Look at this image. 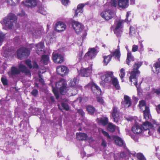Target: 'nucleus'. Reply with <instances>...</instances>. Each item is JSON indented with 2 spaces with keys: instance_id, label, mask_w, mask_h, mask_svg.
Wrapping results in <instances>:
<instances>
[{
  "instance_id": "nucleus-1",
  "label": "nucleus",
  "mask_w": 160,
  "mask_h": 160,
  "mask_svg": "<svg viewBox=\"0 0 160 160\" xmlns=\"http://www.w3.org/2000/svg\"><path fill=\"white\" fill-rule=\"evenodd\" d=\"M101 78L102 81L100 84L103 86H104L107 84L112 82L117 89H118L120 88L118 80L114 77L112 72H108L102 76Z\"/></svg>"
},
{
  "instance_id": "nucleus-2",
  "label": "nucleus",
  "mask_w": 160,
  "mask_h": 160,
  "mask_svg": "<svg viewBox=\"0 0 160 160\" xmlns=\"http://www.w3.org/2000/svg\"><path fill=\"white\" fill-rule=\"evenodd\" d=\"M66 83L64 79H62L56 84V88L52 87V91L56 96V98L58 99L59 97L58 90L60 93L62 94H64L67 91L66 87Z\"/></svg>"
},
{
  "instance_id": "nucleus-3",
  "label": "nucleus",
  "mask_w": 160,
  "mask_h": 160,
  "mask_svg": "<svg viewBox=\"0 0 160 160\" xmlns=\"http://www.w3.org/2000/svg\"><path fill=\"white\" fill-rule=\"evenodd\" d=\"M142 64V62L140 61H137L135 62L133 66V70L131 72L129 77L130 81L131 84H132V82H133V84L136 87L137 86V81L136 76L137 74L140 73V72L138 69L141 66Z\"/></svg>"
},
{
  "instance_id": "nucleus-4",
  "label": "nucleus",
  "mask_w": 160,
  "mask_h": 160,
  "mask_svg": "<svg viewBox=\"0 0 160 160\" xmlns=\"http://www.w3.org/2000/svg\"><path fill=\"white\" fill-rule=\"evenodd\" d=\"M17 22V19L15 15L12 13L9 14L3 20L4 24L9 29L12 28L14 26L18 27Z\"/></svg>"
},
{
  "instance_id": "nucleus-5",
  "label": "nucleus",
  "mask_w": 160,
  "mask_h": 160,
  "mask_svg": "<svg viewBox=\"0 0 160 160\" xmlns=\"http://www.w3.org/2000/svg\"><path fill=\"white\" fill-rule=\"evenodd\" d=\"M78 81V79L75 78L71 80L69 83V85L71 87L69 89L67 90V91L69 92L70 91V92L72 90V92H71V94L72 95H75L77 94L78 88L81 89V86L77 85Z\"/></svg>"
},
{
  "instance_id": "nucleus-6",
  "label": "nucleus",
  "mask_w": 160,
  "mask_h": 160,
  "mask_svg": "<svg viewBox=\"0 0 160 160\" xmlns=\"http://www.w3.org/2000/svg\"><path fill=\"white\" fill-rule=\"evenodd\" d=\"M139 106L141 109L144 112V118L146 120L151 119L152 117L150 114L149 108L145 105V102L144 101H140Z\"/></svg>"
},
{
  "instance_id": "nucleus-7",
  "label": "nucleus",
  "mask_w": 160,
  "mask_h": 160,
  "mask_svg": "<svg viewBox=\"0 0 160 160\" xmlns=\"http://www.w3.org/2000/svg\"><path fill=\"white\" fill-rule=\"evenodd\" d=\"M111 54L109 55L103 56V62L105 65H107L110 62L112 56H115V58L116 59H119L120 57L119 49H117L114 52H111Z\"/></svg>"
},
{
  "instance_id": "nucleus-8",
  "label": "nucleus",
  "mask_w": 160,
  "mask_h": 160,
  "mask_svg": "<svg viewBox=\"0 0 160 160\" xmlns=\"http://www.w3.org/2000/svg\"><path fill=\"white\" fill-rule=\"evenodd\" d=\"M100 15L106 20H108L113 17L114 13V12L111 10L106 9L102 12Z\"/></svg>"
},
{
  "instance_id": "nucleus-9",
  "label": "nucleus",
  "mask_w": 160,
  "mask_h": 160,
  "mask_svg": "<svg viewBox=\"0 0 160 160\" xmlns=\"http://www.w3.org/2000/svg\"><path fill=\"white\" fill-rule=\"evenodd\" d=\"M98 52L97 49L95 48H90L88 52L85 54L84 58L86 60L92 59L95 57Z\"/></svg>"
},
{
  "instance_id": "nucleus-10",
  "label": "nucleus",
  "mask_w": 160,
  "mask_h": 160,
  "mask_svg": "<svg viewBox=\"0 0 160 160\" xmlns=\"http://www.w3.org/2000/svg\"><path fill=\"white\" fill-rule=\"evenodd\" d=\"M17 56L20 59H22L24 57L28 56L30 53L29 50L24 48H21L18 49L17 51Z\"/></svg>"
},
{
  "instance_id": "nucleus-11",
  "label": "nucleus",
  "mask_w": 160,
  "mask_h": 160,
  "mask_svg": "<svg viewBox=\"0 0 160 160\" xmlns=\"http://www.w3.org/2000/svg\"><path fill=\"white\" fill-rule=\"evenodd\" d=\"M42 28H35L33 27L30 28L28 30L29 34L32 35L33 37L37 38L40 36L42 33Z\"/></svg>"
},
{
  "instance_id": "nucleus-12",
  "label": "nucleus",
  "mask_w": 160,
  "mask_h": 160,
  "mask_svg": "<svg viewBox=\"0 0 160 160\" xmlns=\"http://www.w3.org/2000/svg\"><path fill=\"white\" fill-rule=\"evenodd\" d=\"M142 128L143 132H148V133L149 135L152 134V132L150 130V129H152L153 127V126L151 122L148 121H146L143 122L142 125H141Z\"/></svg>"
},
{
  "instance_id": "nucleus-13",
  "label": "nucleus",
  "mask_w": 160,
  "mask_h": 160,
  "mask_svg": "<svg viewBox=\"0 0 160 160\" xmlns=\"http://www.w3.org/2000/svg\"><path fill=\"white\" fill-rule=\"evenodd\" d=\"M90 87L92 89L93 93L95 94L99 95L101 94V91L100 88L95 83L92 82L86 86L85 87Z\"/></svg>"
},
{
  "instance_id": "nucleus-14",
  "label": "nucleus",
  "mask_w": 160,
  "mask_h": 160,
  "mask_svg": "<svg viewBox=\"0 0 160 160\" xmlns=\"http://www.w3.org/2000/svg\"><path fill=\"white\" fill-rule=\"evenodd\" d=\"M72 25L73 29L77 34L80 33L83 29V25L78 22L73 21Z\"/></svg>"
},
{
  "instance_id": "nucleus-15",
  "label": "nucleus",
  "mask_w": 160,
  "mask_h": 160,
  "mask_svg": "<svg viewBox=\"0 0 160 160\" xmlns=\"http://www.w3.org/2000/svg\"><path fill=\"white\" fill-rule=\"evenodd\" d=\"M123 21H119L116 23L114 32L118 37H120L122 32Z\"/></svg>"
},
{
  "instance_id": "nucleus-16",
  "label": "nucleus",
  "mask_w": 160,
  "mask_h": 160,
  "mask_svg": "<svg viewBox=\"0 0 160 160\" xmlns=\"http://www.w3.org/2000/svg\"><path fill=\"white\" fill-rule=\"evenodd\" d=\"M52 56V58L54 62L61 63L63 62L64 58L61 54L55 52L53 53Z\"/></svg>"
},
{
  "instance_id": "nucleus-17",
  "label": "nucleus",
  "mask_w": 160,
  "mask_h": 160,
  "mask_svg": "<svg viewBox=\"0 0 160 160\" xmlns=\"http://www.w3.org/2000/svg\"><path fill=\"white\" fill-rule=\"evenodd\" d=\"M57 72L58 74L63 76L67 74L69 72L68 68L64 66H60L57 68Z\"/></svg>"
},
{
  "instance_id": "nucleus-18",
  "label": "nucleus",
  "mask_w": 160,
  "mask_h": 160,
  "mask_svg": "<svg viewBox=\"0 0 160 160\" xmlns=\"http://www.w3.org/2000/svg\"><path fill=\"white\" fill-rule=\"evenodd\" d=\"M44 44L43 42H40L37 44L35 46L36 52L38 55L43 53L44 51Z\"/></svg>"
},
{
  "instance_id": "nucleus-19",
  "label": "nucleus",
  "mask_w": 160,
  "mask_h": 160,
  "mask_svg": "<svg viewBox=\"0 0 160 160\" xmlns=\"http://www.w3.org/2000/svg\"><path fill=\"white\" fill-rule=\"evenodd\" d=\"M92 68L89 67L87 68L81 69L80 75L82 77H88L89 76L92 71Z\"/></svg>"
},
{
  "instance_id": "nucleus-20",
  "label": "nucleus",
  "mask_w": 160,
  "mask_h": 160,
  "mask_svg": "<svg viewBox=\"0 0 160 160\" xmlns=\"http://www.w3.org/2000/svg\"><path fill=\"white\" fill-rule=\"evenodd\" d=\"M38 2V0H26L23 2L22 3L28 8H33L37 5Z\"/></svg>"
},
{
  "instance_id": "nucleus-21",
  "label": "nucleus",
  "mask_w": 160,
  "mask_h": 160,
  "mask_svg": "<svg viewBox=\"0 0 160 160\" xmlns=\"http://www.w3.org/2000/svg\"><path fill=\"white\" fill-rule=\"evenodd\" d=\"M132 132L135 134H139L143 132L141 125L135 123L132 128Z\"/></svg>"
},
{
  "instance_id": "nucleus-22",
  "label": "nucleus",
  "mask_w": 160,
  "mask_h": 160,
  "mask_svg": "<svg viewBox=\"0 0 160 160\" xmlns=\"http://www.w3.org/2000/svg\"><path fill=\"white\" fill-rule=\"evenodd\" d=\"M66 28V25L63 22H59L56 23L55 30L58 32H61L64 31Z\"/></svg>"
},
{
  "instance_id": "nucleus-23",
  "label": "nucleus",
  "mask_w": 160,
  "mask_h": 160,
  "mask_svg": "<svg viewBox=\"0 0 160 160\" xmlns=\"http://www.w3.org/2000/svg\"><path fill=\"white\" fill-rule=\"evenodd\" d=\"M129 5V0H118V6L119 8H125Z\"/></svg>"
},
{
  "instance_id": "nucleus-24",
  "label": "nucleus",
  "mask_w": 160,
  "mask_h": 160,
  "mask_svg": "<svg viewBox=\"0 0 160 160\" xmlns=\"http://www.w3.org/2000/svg\"><path fill=\"white\" fill-rule=\"evenodd\" d=\"M113 139L116 145L120 147L123 146L124 144L123 141L120 137L116 136H114L113 137Z\"/></svg>"
},
{
  "instance_id": "nucleus-25",
  "label": "nucleus",
  "mask_w": 160,
  "mask_h": 160,
  "mask_svg": "<svg viewBox=\"0 0 160 160\" xmlns=\"http://www.w3.org/2000/svg\"><path fill=\"white\" fill-rule=\"evenodd\" d=\"M124 98V101L122 102V103L126 107L130 106L132 103L130 98L127 95H125Z\"/></svg>"
},
{
  "instance_id": "nucleus-26",
  "label": "nucleus",
  "mask_w": 160,
  "mask_h": 160,
  "mask_svg": "<svg viewBox=\"0 0 160 160\" xmlns=\"http://www.w3.org/2000/svg\"><path fill=\"white\" fill-rule=\"evenodd\" d=\"M88 135L87 134L84 133L77 132L76 133L77 139L79 140L84 141L87 139Z\"/></svg>"
},
{
  "instance_id": "nucleus-27",
  "label": "nucleus",
  "mask_w": 160,
  "mask_h": 160,
  "mask_svg": "<svg viewBox=\"0 0 160 160\" xmlns=\"http://www.w3.org/2000/svg\"><path fill=\"white\" fill-rule=\"evenodd\" d=\"M112 118L114 120H117L121 119L119 116V112H118L117 108L116 107L113 108V112L112 114Z\"/></svg>"
},
{
  "instance_id": "nucleus-28",
  "label": "nucleus",
  "mask_w": 160,
  "mask_h": 160,
  "mask_svg": "<svg viewBox=\"0 0 160 160\" xmlns=\"http://www.w3.org/2000/svg\"><path fill=\"white\" fill-rule=\"evenodd\" d=\"M20 72L19 69L15 67H12L11 68V71L8 72V74L10 77L18 74Z\"/></svg>"
},
{
  "instance_id": "nucleus-29",
  "label": "nucleus",
  "mask_w": 160,
  "mask_h": 160,
  "mask_svg": "<svg viewBox=\"0 0 160 160\" xmlns=\"http://www.w3.org/2000/svg\"><path fill=\"white\" fill-rule=\"evenodd\" d=\"M25 62L27 65L30 69L32 67L35 68H38V65L37 63L34 61L32 62L31 63V61L29 60H27Z\"/></svg>"
},
{
  "instance_id": "nucleus-30",
  "label": "nucleus",
  "mask_w": 160,
  "mask_h": 160,
  "mask_svg": "<svg viewBox=\"0 0 160 160\" xmlns=\"http://www.w3.org/2000/svg\"><path fill=\"white\" fill-rule=\"evenodd\" d=\"M20 69L23 72L25 73L26 74L30 76L31 74L30 71L28 70L26 67L22 64H20L19 66Z\"/></svg>"
},
{
  "instance_id": "nucleus-31",
  "label": "nucleus",
  "mask_w": 160,
  "mask_h": 160,
  "mask_svg": "<svg viewBox=\"0 0 160 160\" xmlns=\"http://www.w3.org/2000/svg\"><path fill=\"white\" fill-rule=\"evenodd\" d=\"M84 6V4H80L78 6L77 9L75 12V16H77L78 13L80 12L81 13L83 12L82 8Z\"/></svg>"
},
{
  "instance_id": "nucleus-32",
  "label": "nucleus",
  "mask_w": 160,
  "mask_h": 160,
  "mask_svg": "<svg viewBox=\"0 0 160 160\" xmlns=\"http://www.w3.org/2000/svg\"><path fill=\"white\" fill-rule=\"evenodd\" d=\"M134 60V57L132 56L131 52H128L127 54V58L126 59L127 63L129 65L130 62L133 61Z\"/></svg>"
},
{
  "instance_id": "nucleus-33",
  "label": "nucleus",
  "mask_w": 160,
  "mask_h": 160,
  "mask_svg": "<svg viewBox=\"0 0 160 160\" xmlns=\"http://www.w3.org/2000/svg\"><path fill=\"white\" fill-rule=\"evenodd\" d=\"M154 67L155 68L154 71L153 70L154 73L158 74L159 72L160 69V61L158 62H156L154 65Z\"/></svg>"
},
{
  "instance_id": "nucleus-34",
  "label": "nucleus",
  "mask_w": 160,
  "mask_h": 160,
  "mask_svg": "<svg viewBox=\"0 0 160 160\" xmlns=\"http://www.w3.org/2000/svg\"><path fill=\"white\" fill-rule=\"evenodd\" d=\"M49 60V57L48 55H43L41 60V62L45 64H47Z\"/></svg>"
},
{
  "instance_id": "nucleus-35",
  "label": "nucleus",
  "mask_w": 160,
  "mask_h": 160,
  "mask_svg": "<svg viewBox=\"0 0 160 160\" xmlns=\"http://www.w3.org/2000/svg\"><path fill=\"white\" fill-rule=\"evenodd\" d=\"M6 2L11 6H15L19 2V0H5Z\"/></svg>"
},
{
  "instance_id": "nucleus-36",
  "label": "nucleus",
  "mask_w": 160,
  "mask_h": 160,
  "mask_svg": "<svg viewBox=\"0 0 160 160\" xmlns=\"http://www.w3.org/2000/svg\"><path fill=\"white\" fill-rule=\"evenodd\" d=\"M136 28L131 26L130 28L129 34L131 37H135L136 35Z\"/></svg>"
},
{
  "instance_id": "nucleus-37",
  "label": "nucleus",
  "mask_w": 160,
  "mask_h": 160,
  "mask_svg": "<svg viewBox=\"0 0 160 160\" xmlns=\"http://www.w3.org/2000/svg\"><path fill=\"white\" fill-rule=\"evenodd\" d=\"M62 107L61 108L59 105H58V108L62 110V108L64 109H65L66 111H68L69 109V107H68V105L65 103H62L61 104Z\"/></svg>"
},
{
  "instance_id": "nucleus-38",
  "label": "nucleus",
  "mask_w": 160,
  "mask_h": 160,
  "mask_svg": "<svg viewBox=\"0 0 160 160\" xmlns=\"http://www.w3.org/2000/svg\"><path fill=\"white\" fill-rule=\"evenodd\" d=\"M87 110L88 113L91 114H93L95 111L94 108L91 106H88L87 107Z\"/></svg>"
},
{
  "instance_id": "nucleus-39",
  "label": "nucleus",
  "mask_w": 160,
  "mask_h": 160,
  "mask_svg": "<svg viewBox=\"0 0 160 160\" xmlns=\"http://www.w3.org/2000/svg\"><path fill=\"white\" fill-rule=\"evenodd\" d=\"M38 12L41 14L44 15H46L47 13L46 10L44 9L43 7H41L39 8Z\"/></svg>"
},
{
  "instance_id": "nucleus-40",
  "label": "nucleus",
  "mask_w": 160,
  "mask_h": 160,
  "mask_svg": "<svg viewBox=\"0 0 160 160\" xmlns=\"http://www.w3.org/2000/svg\"><path fill=\"white\" fill-rule=\"evenodd\" d=\"M108 129L111 132H113L115 131V128L114 126L111 123H109L108 125Z\"/></svg>"
},
{
  "instance_id": "nucleus-41",
  "label": "nucleus",
  "mask_w": 160,
  "mask_h": 160,
  "mask_svg": "<svg viewBox=\"0 0 160 160\" xmlns=\"http://www.w3.org/2000/svg\"><path fill=\"white\" fill-rule=\"evenodd\" d=\"M125 74V69L123 68H121L120 70V77L122 80L124 77Z\"/></svg>"
},
{
  "instance_id": "nucleus-42",
  "label": "nucleus",
  "mask_w": 160,
  "mask_h": 160,
  "mask_svg": "<svg viewBox=\"0 0 160 160\" xmlns=\"http://www.w3.org/2000/svg\"><path fill=\"white\" fill-rule=\"evenodd\" d=\"M78 112L81 115L80 119L81 120H83L85 119L84 117V113L82 109H79L78 110Z\"/></svg>"
},
{
  "instance_id": "nucleus-43",
  "label": "nucleus",
  "mask_w": 160,
  "mask_h": 160,
  "mask_svg": "<svg viewBox=\"0 0 160 160\" xmlns=\"http://www.w3.org/2000/svg\"><path fill=\"white\" fill-rule=\"evenodd\" d=\"M137 157L139 160H146L144 155L142 153H138L137 155Z\"/></svg>"
},
{
  "instance_id": "nucleus-44",
  "label": "nucleus",
  "mask_w": 160,
  "mask_h": 160,
  "mask_svg": "<svg viewBox=\"0 0 160 160\" xmlns=\"http://www.w3.org/2000/svg\"><path fill=\"white\" fill-rule=\"evenodd\" d=\"M5 37V34L0 32V43H2Z\"/></svg>"
},
{
  "instance_id": "nucleus-45",
  "label": "nucleus",
  "mask_w": 160,
  "mask_h": 160,
  "mask_svg": "<svg viewBox=\"0 0 160 160\" xmlns=\"http://www.w3.org/2000/svg\"><path fill=\"white\" fill-rule=\"evenodd\" d=\"M102 132L103 135L106 137L108 138L109 139H111V137L109 135L108 133L107 132L104 131L103 129L102 130Z\"/></svg>"
},
{
  "instance_id": "nucleus-46",
  "label": "nucleus",
  "mask_w": 160,
  "mask_h": 160,
  "mask_svg": "<svg viewBox=\"0 0 160 160\" xmlns=\"http://www.w3.org/2000/svg\"><path fill=\"white\" fill-rule=\"evenodd\" d=\"M1 81L3 84L4 85L8 84L7 80L6 78L4 77H2L1 78Z\"/></svg>"
},
{
  "instance_id": "nucleus-47",
  "label": "nucleus",
  "mask_w": 160,
  "mask_h": 160,
  "mask_svg": "<svg viewBox=\"0 0 160 160\" xmlns=\"http://www.w3.org/2000/svg\"><path fill=\"white\" fill-rule=\"evenodd\" d=\"M111 5L112 7H116L117 5V2L116 0H111Z\"/></svg>"
},
{
  "instance_id": "nucleus-48",
  "label": "nucleus",
  "mask_w": 160,
  "mask_h": 160,
  "mask_svg": "<svg viewBox=\"0 0 160 160\" xmlns=\"http://www.w3.org/2000/svg\"><path fill=\"white\" fill-rule=\"evenodd\" d=\"M138 48V45H134L132 46V51L133 52H135L137 51Z\"/></svg>"
},
{
  "instance_id": "nucleus-49",
  "label": "nucleus",
  "mask_w": 160,
  "mask_h": 160,
  "mask_svg": "<svg viewBox=\"0 0 160 160\" xmlns=\"http://www.w3.org/2000/svg\"><path fill=\"white\" fill-rule=\"evenodd\" d=\"M138 119L136 117H130L128 118H126L127 120H136Z\"/></svg>"
},
{
  "instance_id": "nucleus-50",
  "label": "nucleus",
  "mask_w": 160,
  "mask_h": 160,
  "mask_svg": "<svg viewBox=\"0 0 160 160\" xmlns=\"http://www.w3.org/2000/svg\"><path fill=\"white\" fill-rule=\"evenodd\" d=\"M99 121L104 126L107 125L108 123V121Z\"/></svg>"
},
{
  "instance_id": "nucleus-51",
  "label": "nucleus",
  "mask_w": 160,
  "mask_h": 160,
  "mask_svg": "<svg viewBox=\"0 0 160 160\" xmlns=\"http://www.w3.org/2000/svg\"><path fill=\"white\" fill-rule=\"evenodd\" d=\"M97 100L98 102L102 104L103 102V99L100 97H98L97 98Z\"/></svg>"
},
{
  "instance_id": "nucleus-52",
  "label": "nucleus",
  "mask_w": 160,
  "mask_h": 160,
  "mask_svg": "<svg viewBox=\"0 0 160 160\" xmlns=\"http://www.w3.org/2000/svg\"><path fill=\"white\" fill-rule=\"evenodd\" d=\"M154 92L156 93L157 95H160V89H154L153 90Z\"/></svg>"
},
{
  "instance_id": "nucleus-53",
  "label": "nucleus",
  "mask_w": 160,
  "mask_h": 160,
  "mask_svg": "<svg viewBox=\"0 0 160 160\" xmlns=\"http://www.w3.org/2000/svg\"><path fill=\"white\" fill-rule=\"evenodd\" d=\"M38 91L36 89H34L32 92V94L34 96H36L38 93Z\"/></svg>"
},
{
  "instance_id": "nucleus-54",
  "label": "nucleus",
  "mask_w": 160,
  "mask_h": 160,
  "mask_svg": "<svg viewBox=\"0 0 160 160\" xmlns=\"http://www.w3.org/2000/svg\"><path fill=\"white\" fill-rule=\"evenodd\" d=\"M101 145L104 148H106V147L107 146V143L103 139L102 140V142L101 143Z\"/></svg>"
},
{
  "instance_id": "nucleus-55",
  "label": "nucleus",
  "mask_w": 160,
  "mask_h": 160,
  "mask_svg": "<svg viewBox=\"0 0 160 160\" xmlns=\"http://www.w3.org/2000/svg\"><path fill=\"white\" fill-rule=\"evenodd\" d=\"M63 5H66L69 2V0H61Z\"/></svg>"
},
{
  "instance_id": "nucleus-56",
  "label": "nucleus",
  "mask_w": 160,
  "mask_h": 160,
  "mask_svg": "<svg viewBox=\"0 0 160 160\" xmlns=\"http://www.w3.org/2000/svg\"><path fill=\"white\" fill-rule=\"evenodd\" d=\"M156 109L158 113H160V104L156 106Z\"/></svg>"
},
{
  "instance_id": "nucleus-57",
  "label": "nucleus",
  "mask_w": 160,
  "mask_h": 160,
  "mask_svg": "<svg viewBox=\"0 0 160 160\" xmlns=\"http://www.w3.org/2000/svg\"><path fill=\"white\" fill-rule=\"evenodd\" d=\"M132 138L135 142L138 141V138L137 136H133L132 137Z\"/></svg>"
},
{
  "instance_id": "nucleus-58",
  "label": "nucleus",
  "mask_w": 160,
  "mask_h": 160,
  "mask_svg": "<svg viewBox=\"0 0 160 160\" xmlns=\"http://www.w3.org/2000/svg\"><path fill=\"white\" fill-rule=\"evenodd\" d=\"M130 14V12H127V15L126 16V20H127V21H129L128 20V18L129 16V15Z\"/></svg>"
},
{
  "instance_id": "nucleus-59",
  "label": "nucleus",
  "mask_w": 160,
  "mask_h": 160,
  "mask_svg": "<svg viewBox=\"0 0 160 160\" xmlns=\"http://www.w3.org/2000/svg\"><path fill=\"white\" fill-rule=\"evenodd\" d=\"M50 102H53L54 101V98L52 96H51L50 98Z\"/></svg>"
},
{
  "instance_id": "nucleus-60",
  "label": "nucleus",
  "mask_w": 160,
  "mask_h": 160,
  "mask_svg": "<svg viewBox=\"0 0 160 160\" xmlns=\"http://www.w3.org/2000/svg\"><path fill=\"white\" fill-rule=\"evenodd\" d=\"M99 120H108V118L105 117H103L102 118H101Z\"/></svg>"
},
{
  "instance_id": "nucleus-61",
  "label": "nucleus",
  "mask_w": 160,
  "mask_h": 160,
  "mask_svg": "<svg viewBox=\"0 0 160 160\" xmlns=\"http://www.w3.org/2000/svg\"><path fill=\"white\" fill-rule=\"evenodd\" d=\"M87 35V33L86 32H84V33L83 35V36L82 38H83L84 37H85Z\"/></svg>"
},
{
  "instance_id": "nucleus-62",
  "label": "nucleus",
  "mask_w": 160,
  "mask_h": 160,
  "mask_svg": "<svg viewBox=\"0 0 160 160\" xmlns=\"http://www.w3.org/2000/svg\"><path fill=\"white\" fill-rule=\"evenodd\" d=\"M131 4H134L135 3V0H130Z\"/></svg>"
},
{
  "instance_id": "nucleus-63",
  "label": "nucleus",
  "mask_w": 160,
  "mask_h": 160,
  "mask_svg": "<svg viewBox=\"0 0 160 160\" xmlns=\"http://www.w3.org/2000/svg\"><path fill=\"white\" fill-rule=\"evenodd\" d=\"M158 131L159 132L160 134V126L158 128Z\"/></svg>"
},
{
  "instance_id": "nucleus-64",
  "label": "nucleus",
  "mask_w": 160,
  "mask_h": 160,
  "mask_svg": "<svg viewBox=\"0 0 160 160\" xmlns=\"http://www.w3.org/2000/svg\"><path fill=\"white\" fill-rule=\"evenodd\" d=\"M19 39V38L18 37H16L15 38H14V39L15 40H16L18 41V39Z\"/></svg>"
}]
</instances>
